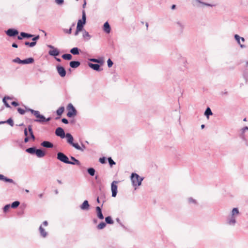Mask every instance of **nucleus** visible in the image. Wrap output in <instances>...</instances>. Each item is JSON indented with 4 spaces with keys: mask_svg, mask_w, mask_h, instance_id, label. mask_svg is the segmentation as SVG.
Returning a JSON list of instances; mask_svg holds the SVG:
<instances>
[{
    "mask_svg": "<svg viewBox=\"0 0 248 248\" xmlns=\"http://www.w3.org/2000/svg\"><path fill=\"white\" fill-rule=\"evenodd\" d=\"M64 110V107H61L59 108L56 111L57 114L59 116L61 115L62 114V113L63 112Z\"/></svg>",
    "mask_w": 248,
    "mask_h": 248,
    "instance_id": "4c0bfd02",
    "label": "nucleus"
},
{
    "mask_svg": "<svg viewBox=\"0 0 248 248\" xmlns=\"http://www.w3.org/2000/svg\"><path fill=\"white\" fill-rule=\"evenodd\" d=\"M86 16L85 10L82 12V19H80L82 24H86Z\"/></svg>",
    "mask_w": 248,
    "mask_h": 248,
    "instance_id": "c85d7f7f",
    "label": "nucleus"
},
{
    "mask_svg": "<svg viewBox=\"0 0 248 248\" xmlns=\"http://www.w3.org/2000/svg\"><path fill=\"white\" fill-rule=\"evenodd\" d=\"M60 52L56 48H54L52 50H50L48 52V54L53 56H57L59 55Z\"/></svg>",
    "mask_w": 248,
    "mask_h": 248,
    "instance_id": "b1692460",
    "label": "nucleus"
},
{
    "mask_svg": "<svg viewBox=\"0 0 248 248\" xmlns=\"http://www.w3.org/2000/svg\"><path fill=\"white\" fill-rule=\"evenodd\" d=\"M96 212H97V217L100 219H103L104 218V216L102 213V210H101V208L99 206H97L96 207Z\"/></svg>",
    "mask_w": 248,
    "mask_h": 248,
    "instance_id": "6ab92c4d",
    "label": "nucleus"
},
{
    "mask_svg": "<svg viewBox=\"0 0 248 248\" xmlns=\"http://www.w3.org/2000/svg\"><path fill=\"white\" fill-rule=\"evenodd\" d=\"M193 5L194 6L199 8H202L205 6L213 7L214 6V5L210 3L203 2L200 0H194L193 1Z\"/></svg>",
    "mask_w": 248,
    "mask_h": 248,
    "instance_id": "20e7f679",
    "label": "nucleus"
},
{
    "mask_svg": "<svg viewBox=\"0 0 248 248\" xmlns=\"http://www.w3.org/2000/svg\"><path fill=\"white\" fill-rule=\"evenodd\" d=\"M240 215L238 208H233L227 217V224L231 226H234L237 223V218Z\"/></svg>",
    "mask_w": 248,
    "mask_h": 248,
    "instance_id": "f257e3e1",
    "label": "nucleus"
},
{
    "mask_svg": "<svg viewBox=\"0 0 248 248\" xmlns=\"http://www.w3.org/2000/svg\"><path fill=\"white\" fill-rule=\"evenodd\" d=\"M4 123H8L9 124H10L11 126H13L14 125V122L12 118L8 119L6 121H4Z\"/></svg>",
    "mask_w": 248,
    "mask_h": 248,
    "instance_id": "de8ad7c7",
    "label": "nucleus"
},
{
    "mask_svg": "<svg viewBox=\"0 0 248 248\" xmlns=\"http://www.w3.org/2000/svg\"><path fill=\"white\" fill-rule=\"evenodd\" d=\"M55 134L61 138H64L65 136L64 130L61 127H58L56 129Z\"/></svg>",
    "mask_w": 248,
    "mask_h": 248,
    "instance_id": "ddd939ff",
    "label": "nucleus"
},
{
    "mask_svg": "<svg viewBox=\"0 0 248 248\" xmlns=\"http://www.w3.org/2000/svg\"><path fill=\"white\" fill-rule=\"evenodd\" d=\"M74 148L80 151L81 152H83L86 149V147L84 144L81 143V146H79V144L76 143V145H74Z\"/></svg>",
    "mask_w": 248,
    "mask_h": 248,
    "instance_id": "393cba45",
    "label": "nucleus"
},
{
    "mask_svg": "<svg viewBox=\"0 0 248 248\" xmlns=\"http://www.w3.org/2000/svg\"><path fill=\"white\" fill-rule=\"evenodd\" d=\"M20 36H21L23 38H31L33 36V35L31 34H29L28 33H26L24 32H21L20 33Z\"/></svg>",
    "mask_w": 248,
    "mask_h": 248,
    "instance_id": "72a5a7b5",
    "label": "nucleus"
},
{
    "mask_svg": "<svg viewBox=\"0 0 248 248\" xmlns=\"http://www.w3.org/2000/svg\"><path fill=\"white\" fill-rule=\"evenodd\" d=\"M248 131V126H246L242 128L240 130V136L244 138L245 137V133Z\"/></svg>",
    "mask_w": 248,
    "mask_h": 248,
    "instance_id": "a878e982",
    "label": "nucleus"
},
{
    "mask_svg": "<svg viewBox=\"0 0 248 248\" xmlns=\"http://www.w3.org/2000/svg\"><path fill=\"white\" fill-rule=\"evenodd\" d=\"M63 31L65 33L71 34L72 32V28L71 27L69 29H63Z\"/></svg>",
    "mask_w": 248,
    "mask_h": 248,
    "instance_id": "8fccbe9b",
    "label": "nucleus"
},
{
    "mask_svg": "<svg viewBox=\"0 0 248 248\" xmlns=\"http://www.w3.org/2000/svg\"><path fill=\"white\" fill-rule=\"evenodd\" d=\"M107 63L108 67H111L113 65V62L110 59H108L107 61Z\"/></svg>",
    "mask_w": 248,
    "mask_h": 248,
    "instance_id": "6e6d98bb",
    "label": "nucleus"
},
{
    "mask_svg": "<svg viewBox=\"0 0 248 248\" xmlns=\"http://www.w3.org/2000/svg\"><path fill=\"white\" fill-rule=\"evenodd\" d=\"M82 37L85 41H88L91 38V36L85 30L82 31Z\"/></svg>",
    "mask_w": 248,
    "mask_h": 248,
    "instance_id": "f3484780",
    "label": "nucleus"
},
{
    "mask_svg": "<svg viewBox=\"0 0 248 248\" xmlns=\"http://www.w3.org/2000/svg\"><path fill=\"white\" fill-rule=\"evenodd\" d=\"M0 180H3L6 182L15 184L13 180L5 177L2 174H0Z\"/></svg>",
    "mask_w": 248,
    "mask_h": 248,
    "instance_id": "4be33fe9",
    "label": "nucleus"
},
{
    "mask_svg": "<svg viewBox=\"0 0 248 248\" xmlns=\"http://www.w3.org/2000/svg\"><path fill=\"white\" fill-rule=\"evenodd\" d=\"M56 69L59 75L61 77H64L65 76L66 72L63 67L61 65H57Z\"/></svg>",
    "mask_w": 248,
    "mask_h": 248,
    "instance_id": "1a4fd4ad",
    "label": "nucleus"
},
{
    "mask_svg": "<svg viewBox=\"0 0 248 248\" xmlns=\"http://www.w3.org/2000/svg\"><path fill=\"white\" fill-rule=\"evenodd\" d=\"M48 225L47 221H44L42 224H41L39 228V232L40 236L42 238H46L48 235V232L45 230L44 227H46Z\"/></svg>",
    "mask_w": 248,
    "mask_h": 248,
    "instance_id": "7ed1b4c3",
    "label": "nucleus"
},
{
    "mask_svg": "<svg viewBox=\"0 0 248 248\" xmlns=\"http://www.w3.org/2000/svg\"><path fill=\"white\" fill-rule=\"evenodd\" d=\"M28 130L29 131L30 134L31 135V138L33 140H34L35 137H34V136L33 135V133L31 125H29L28 127Z\"/></svg>",
    "mask_w": 248,
    "mask_h": 248,
    "instance_id": "f704fd0d",
    "label": "nucleus"
},
{
    "mask_svg": "<svg viewBox=\"0 0 248 248\" xmlns=\"http://www.w3.org/2000/svg\"><path fill=\"white\" fill-rule=\"evenodd\" d=\"M11 98L10 97H4L3 98V102L4 103V104L5 105V106L7 107V108H10V106L9 105V104L6 101V99H10Z\"/></svg>",
    "mask_w": 248,
    "mask_h": 248,
    "instance_id": "a19ab883",
    "label": "nucleus"
},
{
    "mask_svg": "<svg viewBox=\"0 0 248 248\" xmlns=\"http://www.w3.org/2000/svg\"><path fill=\"white\" fill-rule=\"evenodd\" d=\"M18 31L14 29H9L6 31V34L10 37H14L18 34Z\"/></svg>",
    "mask_w": 248,
    "mask_h": 248,
    "instance_id": "f8f14e48",
    "label": "nucleus"
},
{
    "mask_svg": "<svg viewBox=\"0 0 248 248\" xmlns=\"http://www.w3.org/2000/svg\"><path fill=\"white\" fill-rule=\"evenodd\" d=\"M131 179L132 185L134 186H138L141 185L143 178L141 177L136 173H132L131 175Z\"/></svg>",
    "mask_w": 248,
    "mask_h": 248,
    "instance_id": "f03ea898",
    "label": "nucleus"
},
{
    "mask_svg": "<svg viewBox=\"0 0 248 248\" xmlns=\"http://www.w3.org/2000/svg\"><path fill=\"white\" fill-rule=\"evenodd\" d=\"M34 62V59L32 58H29L23 60H22L21 64H29L31 63Z\"/></svg>",
    "mask_w": 248,
    "mask_h": 248,
    "instance_id": "bb28decb",
    "label": "nucleus"
},
{
    "mask_svg": "<svg viewBox=\"0 0 248 248\" xmlns=\"http://www.w3.org/2000/svg\"><path fill=\"white\" fill-rule=\"evenodd\" d=\"M106 223L104 222H102L97 225V228L99 230H101L104 229L106 227Z\"/></svg>",
    "mask_w": 248,
    "mask_h": 248,
    "instance_id": "c03bdc74",
    "label": "nucleus"
},
{
    "mask_svg": "<svg viewBox=\"0 0 248 248\" xmlns=\"http://www.w3.org/2000/svg\"><path fill=\"white\" fill-rule=\"evenodd\" d=\"M243 77L245 81V83L248 82V71H245L243 74Z\"/></svg>",
    "mask_w": 248,
    "mask_h": 248,
    "instance_id": "e433bc0d",
    "label": "nucleus"
},
{
    "mask_svg": "<svg viewBox=\"0 0 248 248\" xmlns=\"http://www.w3.org/2000/svg\"><path fill=\"white\" fill-rule=\"evenodd\" d=\"M13 62H16V63H20L21 64L22 63V60H20L19 58H16V59H14L13 60Z\"/></svg>",
    "mask_w": 248,
    "mask_h": 248,
    "instance_id": "5fc2aeb1",
    "label": "nucleus"
},
{
    "mask_svg": "<svg viewBox=\"0 0 248 248\" xmlns=\"http://www.w3.org/2000/svg\"><path fill=\"white\" fill-rule=\"evenodd\" d=\"M36 44V42H26L25 43V45L26 46H29L30 47H33L34 46H35Z\"/></svg>",
    "mask_w": 248,
    "mask_h": 248,
    "instance_id": "a18cd8bd",
    "label": "nucleus"
},
{
    "mask_svg": "<svg viewBox=\"0 0 248 248\" xmlns=\"http://www.w3.org/2000/svg\"><path fill=\"white\" fill-rule=\"evenodd\" d=\"M175 24L178 31L180 33H182L186 26V22L184 21L178 20Z\"/></svg>",
    "mask_w": 248,
    "mask_h": 248,
    "instance_id": "423d86ee",
    "label": "nucleus"
},
{
    "mask_svg": "<svg viewBox=\"0 0 248 248\" xmlns=\"http://www.w3.org/2000/svg\"><path fill=\"white\" fill-rule=\"evenodd\" d=\"M39 38H40L39 35H37L36 36H35L34 37H33L32 39V40L33 41V42H36L37 40H38L39 39Z\"/></svg>",
    "mask_w": 248,
    "mask_h": 248,
    "instance_id": "13d9d810",
    "label": "nucleus"
},
{
    "mask_svg": "<svg viewBox=\"0 0 248 248\" xmlns=\"http://www.w3.org/2000/svg\"><path fill=\"white\" fill-rule=\"evenodd\" d=\"M80 64L78 61H71L69 63L70 66L73 68H76L78 67Z\"/></svg>",
    "mask_w": 248,
    "mask_h": 248,
    "instance_id": "412c9836",
    "label": "nucleus"
},
{
    "mask_svg": "<svg viewBox=\"0 0 248 248\" xmlns=\"http://www.w3.org/2000/svg\"><path fill=\"white\" fill-rule=\"evenodd\" d=\"M65 137H66L67 139V143L74 147V145H76V143L73 142L74 138L72 135L70 133H67L66 134Z\"/></svg>",
    "mask_w": 248,
    "mask_h": 248,
    "instance_id": "9d476101",
    "label": "nucleus"
},
{
    "mask_svg": "<svg viewBox=\"0 0 248 248\" xmlns=\"http://www.w3.org/2000/svg\"><path fill=\"white\" fill-rule=\"evenodd\" d=\"M213 114V113L210 109V108L208 107L205 112H204V115L208 118L209 116L210 115H212Z\"/></svg>",
    "mask_w": 248,
    "mask_h": 248,
    "instance_id": "c756f323",
    "label": "nucleus"
},
{
    "mask_svg": "<svg viewBox=\"0 0 248 248\" xmlns=\"http://www.w3.org/2000/svg\"><path fill=\"white\" fill-rule=\"evenodd\" d=\"M248 71V61L246 62V70L245 71Z\"/></svg>",
    "mask_w": 248,
    "mask_h": 248,
    "instance_id": "338daca9",
    "label": "nucleus"
},
{
    "mask_svg": "<svg viewBox=\"0 0 248 248\" xmlns=\"http://www.w3.org/2000/svg\"><path fill=\"white\" fill-rule=\"evenodd\" d=\"M36 150V149L35 148V147H33L27 148L26 150V152L29 154H31V155H33V154H35Z\"/></svg>",
    "mask_w": 248,
    "mask_h": 248,
    "instance_id": "cd10ccee",
    "label": "nucleus"
},
{
    "mask_svg": "<svg viewBox=\"0 0 248 248\" xmlns=\"http://www.w3.org/2000/svg\"><path fill=\"white\" fill-rule=\"evenodd\" d=\"M108 162L111 167L115 164V162L113 160L111 157L108 158Z\"/></svg>",
    "mask_w": 248,
    "mask_h": 248,
    "instance_id": "09e8293b",
    "label": "nucleus"
},
{
    "mask_svg": "<svg viewBox=\"0 0 248 248\" xmlns=\"http://www.w3.org/2000/svg\"><path fill=\"white\" fill-rule=\"evenodd\" d=\"M106 222L109 224H112L114 222L112 218L110 216H108L105 218Z\"/></svg>",
    "mask_w": 248,
    "mask_h": 248,
    "instance_id": "c9c22d12",
    "label": "nucleus"
},
{
    "mask_svg": "<svg viewBox=\"0 0 248 248\" xmlns=\"http://www.w3.org/2000/svg\"><path fill=\"white\" fill-rule=\"evenodd\" d=\"M79 50L78 47H73L70 51L73 55H78L79 53Z\"/></svg>",
    "mask_w": 248,
    "mask_h": 248,
    "instance_id": "2f4dec72",
    "label": "nucleus"
},
{
    "mask_svg": "<svg viewBox=\"0 0 248 248\" xmlns=\"http://www.w3.org/2000/svg\"><path fill=\"white\" fill-rule=\"evenodd\" d=\"M234 37L241 48H245L246 47V46L243 44V43H244L245 41V39L244 37H240L238 34H235Z\"/></svg>",
    "mask_w": 248,
    "mask_h": 248,
    "instance_id": "0eeeda50",
    "label": "nucleus"
},
{
    "mask_svg": "<svg viewBox=\"0 0 248 248\" xmlns=\"http://www.w3.org/2000/svg\"><path fill=\"white\" fill-rule=\"evenodd\" d=\"M17 111H18V113L21 115H23L25 113V110L21 108H17Z\"/></svg>",
    "mask_w": 248,
    "mask_h": 248,
    "instance_id": "864d4df0",
    "label": "nucleus"
},
{
    "mask_svg": "<svg viewBox=\"0 0 248 248\" xmlns=\"http://www.w3.org/2000/svg\"><path fill=\"white\" fill-rule=\"evenodd\" d=\"M19 204H20L19 202L15 201L11 204V207L13 208H16L19 205Z\"/></svg>",
    "mask_w": 248,
    "mask_h": 248,
    "instance_id": "37998d69",
    "label": "nucleus"
},
{
    "mask_svg": "<svg viewBox=\"0 0 248 248\" xmlns=\"http://www.w3.org/2000/svg\"><path fill=\"white\" fill-rule=\"evenodd\" d=\"M25 108H26V111L31 112L35 116L36 115V114H38V112H39V111L34 110H33L32 109H31V108H28L26 107H25Z\"/></svg>",
    "mask_w": 248,
    "mask_h": 248,
    "instance_id": "58836bf2",
    "label": "nucleus"
},
{
    "mask_svg": "<svg viewBox=\"0 0 248 248\" xmlns=\"http://www.w3.org/2000/svg\"><path fill=\"white\" fill-rule=\"evenodd\" d=\"M117 181H114L111 185V189L112 191V197H115L117 195V186L116 184H117Z\"/></svg>",
    "mask_w": 248,
    "mask_h": 248,
    "instance_id": "6e6552de",
    "label": "nucleus"
},
{
    "mask_svg": "<svg viewBox=\"0 0 248 248\" xmlns=\"http://www.w3.org/2000/svg\"><path fill=\"white\" fill-rule=\"evenodd\" d=\"M24 134L27 137L28 136V131H27V129L26 128H25L24 129Z\"/></svg>",
    "mask_w": 248,
    "mask_h": 248,
    "instance_id": "0e129e2a",
    "label": "nucleus"
},
{
    "mask_svg": "<svg viewBox=\"0 0 248 248\" xmlns=\"http://www.w3.org/2000/svg\"><path fill=\"white\" fill-rule=\"evenodd\" d=\"M35 154L38 157H43L45 155V153L41 149H36Z\"/></svg>",
    "mask_w": 248,
    "mask_h": 248,
    "instance_id": "5701e85b",
    "label": "nucleus"
},
{
    "mask_svg": "<svg viewBox=\"0 0 248 248\" xmlns=\"http://www.w3.org/2000/svg\"><path fill=\"white\" fill-rule=\"evenodd\" d=\"M99 162L102 164H104L106 162V157H103L100 158Z\"/></svg>",
    "mask_w": 248,
    "mask_h": 248,
    "instance_id": "4d7b16f0",
    "label": "nucleus"
},
{
    "mask_svg": "<svg viewBox=\"0 0 248 248\" xmlns=\"http://www.w3.org/2000/svg\"><path fill=\"white\" fill-rule=\"evenodd\" d=\"M80 31H81L78 30V29H76V31L75 32L74 35L75 36H77L79 32Z\"/></svg>",
    "mask_w": 248,
    "mask_h": 248,
    "instance_id": "680f3d73",
    "label": "nucleus"
},
{
    "mask_svg": "<svg viewBox=\"0 0 248 248\" xmlns=\"http://www.w3.org/2000/svg\"><path fill=\"white\" fill-rule=\"evenodd\" d=\"M62 122L65 124H67L68 123V121L66 118H62Z\"/></svg>",
    "mask_w": 248,
    "mask_h": 248,
    "instance_id": "052dcab7",
    "label": "nucleus"
},
{
    "mask_svg": "<svg viewBox=\"0 0 248 248\" xmlns=\"http://www.w3.org/2000/svg\"><path fill=\"white\" fill-rule=\"evenodd\" d=\"M28 141H29V138H28V137H26L25 138V139H24V142H25V143H27V142H28Z\"/></svg>",
    "mask_w": 248,
    "mask_h": 248,
    "instance_id": "774afa93",
    "label": "nucleus"
},
{
    "mask_svg": "<svg viewBox=\"0 0 248 248\" xmlns=\"http://www.w3.org/2000/svg\"><path fill=\"white\" fill-rule=\"evenodd\" d=\"M10 207H11V205L10 204H7V205H5L4 207H3L4 212H7L9 210V209H10Z\"/></svg>",
    "mask_w": 248,
    "mask_h": 248,
    "instance_id": "603ef678",
    "label": "nucleus"
},
{
    "mask_svg": "<svg viewBox=\"0 0 248 248\" xmlns=\"http://www.w3.org/2000/svg\"><path fill=\"white\" fill-rule=\"evenodd\" d=\"M85 24H82L80 20H78L77 24V29L81 31H83V26Z\"/></svg>",
    "mask_w": 248,
    "mask_h": 248,
    "instance_id": "7c9ffc66",
    "label": "nucleus"
},
{
    "mask_svg": "<svg viewBox=\"0 0 248 248\" xmlns=\"http://www.w3.org/2000/svg\"><path fill=\"white\" fill-rule=\"evenodd\" d=\"M71 160H73L74 162H72L74 164H71L72 165H80V162L77 160L76 158H75L73 156H71Z\"/></svg>",
    "mask_w": 248,
    "mask_h": 248,
    "instance_id": "79ce46f5",
    "label": "nucleus"
},
{
    "mask_svg": "<svg viewBox=\"0 0 248 248\" xmlns=\"http://www.w3.org/2000/svg\"><path fill=\"white\" fill-rule=\"evenodd\" d=\"M62 57L66 60H70L72 58V56L70 54H63Z\"/></svg>",
    "mask_w": 248,
    "mask_h": 248,
    "instance_id": "473e14b6",
    "label": "nucleus"
},
{
    "mask_svg": "<svg viewBox=\"0 0 248 248\" xmlns=\"http://www.w3.org/2000/svg\"><path fill=\"white\" fill-rule=\"evenodd\" d=\"M90 61L91 62H97V63H99L100 62V61L99 60L96 59H94V58L90 59Z\"/></svg>",
    "mask_w": 248,
    "mask_h": 248,
    "instance_id": "bf43d9fd",
    "label": "nucleus"
},
{
    "mask_svg": "<svg viewBox=\"0 0 248 248\" xmlns=\"http://www.w3.org/2000/svg\"><path fill=\"white\" fill-rule=\"evenodd\" d=\"M103 30L104 31L107 33H109L110 32L111 28L108 22H106L104 23L103 26Z\"/></svg>",
    "mask_w": 248,
    "mask_h": 248,
    "instance_id": "a211bd4d",
    "label": "nucleus"
},
{
    "mask_svg": "<svg viewBox=\"0 0 248 248\" xmlns=\"http://www.w3.org/2000/svg\"><path fill=\"white\" fill-rule=\"evenodd\" d=\"M41 146L44 147L51 148L53 147V144L48 141H44L41 143Z\"/></svg>",
    "mask_w": 248,
    "mask_h": 248,
    "instance_id": "dca6fc26",
    "label": "nucleus"
},
{
    "mask_svg": "<svg viewBox=\"0 0 248 248\" xmlns=\"http://www.w3.org/2000/svg\"><path fill=\"white\" fill-rule=\"evenodd\" d=\"M90 67L95 70L96 71H99L100 70V66L98 64H93L92 63H89L88 64Z\"/></svg>",
    "mask_w": 248,
    "mask_h": 248,
    "instance_id": "aec40b11",
    "label": "nucleus"
},
{
    "mask_svg": "<svg viewBox=\"0 0 248 248\" xmlns=\"http://www.w3.org/2000/svg\"><path fill=\"white\" fill-rule=\"evenodd\" d=\"M57 159L60 161L66 164H73L72 162L69 160L68 157L62 152L57 154Z\"/></svg>",
    "mask_w": 248,
    "mask_h": 248,
    "instance_id": "39448f33",
    "label": "nucleus"
},
{
    "mask_svg": "<svg viewBox=\"0 0 248 248\" xmlns=\"http://www.w3.org/2000/svg\"><path fill=\"white\" fill-rule=\"evenodd\" d=\"M87 171L91 176H94L95 174V170L93 168L88 169Z\"/></svg>",
    "mask_w": 248,
    "mask_h": 248,
    "instance_id": "ea45409f",
    "label": "nucleus"
},
{
    "mask_svg": "<svg viewBox=\"0 0 248 248\" xmlns=\"http://www.w3.org/2000/svg\"><path fill=\"white\" fill-rule=\"evenodd\" d=\"M55 2L59 5H62L64 3V0H55Z\"/></svg>",
    "mask_w": 248,
    "mask_h": 248,
    "instance_id": "3c124183",
    "label": "nucleus"
},
{
    "mask_svg": "<svg viewBox=\"0 0 248 248\" xmlns=\"http://www.w3.org/2000/svg\"><path fill=\"white\" fill-rule=\"evenodd\" d=\"M188 202L189 204H197V201L196 200L193 199L191 197H189L187 199Z\"/></svg>",
    "mask_w": 248,
    "mask_h": 248,
    "instance_id": "49530a36",
    "label": "nucleus"
},
{
    "mask_svg": "<svg viewBox=\"0 0 248 248\" xmlns=\"http://www.w3.org/2000/svg\"><path fill=\"white\" fill-rule=\"evenodd\" d=\"M80 208L82 210H88L90 208V205L88 201L85 200L80 205Z\"/></svg>",
    "mask_w": 248,
    "mask_h": 248,
    "instance_id": "2eb2a0df",
    "label": "nucleus"
},
{
    "mask_svg": "<svg viewBox=\"0 0 248 248\" xmlns=\"http://www.w3.org/2000/svg\"><path fill=\"white\" fill-rule=\"evenodd\" d=\"M35 117L37 119L34 120L35 122L40 123H43L46 122V118L44 116L40 114L39 111L38 112V114H36Z\"/></svg>",
    "mask_w": 248,
    "mask_h": 248,
    "instance_id": "4468645a",
    "label": "nucleus"
},
{
    "mask_svg": "<svg viewBox=\"0 0 248 248\" xmlns=\"http://www.w3.org/2000/svg\"><path fill=\"white\" fill-rule=\"evenodd\" d=\"M11 104L13 105V106H14L15 107L16 106H18V103L16 102H15V101H13L11 103Z\"/></svg>",
    "mask_w": 248,
    "mask_h": 248,
    "instance_id": "e2e57ef3",
    "label": "nucleus"
},
{
    "mask_svg": "<svg viewBox=\"0 0 248 248\" xmlns=\"http://www.w3.org/2000/svg\"><path fill=\"white\" fill-rule=\"evenodd\" d=\"M68 107L69 108H71L72 111H68L67 113V116L68 117L71 118L76 115L77 111L73 106L71 104H69L68 106Z\"/></svg>",
    "mask_w": 248,
    "mask_h": 248,
    "instance_id": "9b49d317",
    "label": "nucleus"
},
{
    "mask_svg": "<svg viewBox=\"0 0 248 248\" xmlns=\"http://www.w3.org/2000/svg\"><path fill=\"white\" fill-rule=\"evenodd\" d=\"M12 47L15 48H17L18 47V46L16 43H13L12 45Z\"/></svg>",
    "mask_w": 248,
    "mask_h": 248,
    "instance_id": "69168bd1",
    "label": "nucleus"
}]
</instances>
